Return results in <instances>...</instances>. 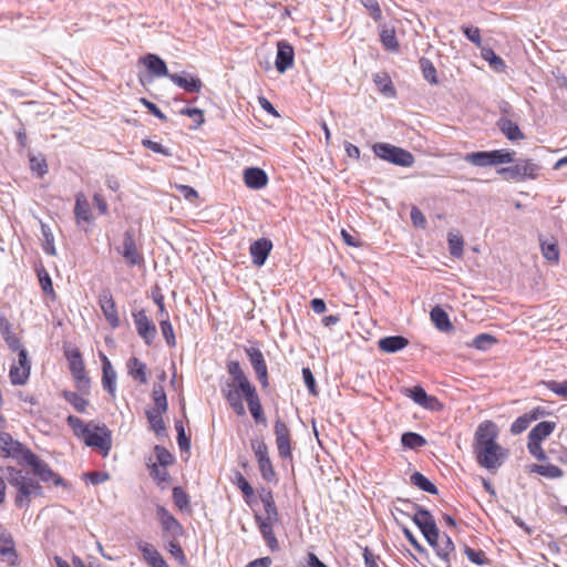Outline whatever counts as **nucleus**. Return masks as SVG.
Segmentation results:
<instances>
[{"mask_svg":"<svg viewBox=\"0 0 567 567\" xmlns=\"http://www.w3.org/2000/svg\"><path fill=\"white\" fill-rule=\"evenodd\" d=\"M464 553L468 560H471L473 564L477 566H484L488 564V559L486 558L485 553L483 550H475L468 546H465Z\"/></svg>","mask_w":567,"mask_h":567,"instance_id":"obj_54","label":"nucleus"},{"mask_svg":"<svg viewBox=\"0 0 567 567\" xmlns=\"http://www.w3.org/2000/svg\"><path fill=\"white\" fill-rule=\"evenodd\" d=\"M401 443L406 449H419L426 444V440L415 432H405L401 436Z\"/></svg>","mask_w":567,"mask_h":567,"instance_id":"obj_41","label":"nucleus"},{"mask_svg":"<svg viewBox=\"0 0 567 567\" xmlns=\"http://www.w3.org/2000/svg\"><path fill=\"white\" fill-rule=\"evenodd\" d=\"M247 357L249 358L250 364L252 365L257 378L264 388L268 386V370L262 352L255 347L245 349Z\"/></svg>","mask_w":567,"mask_h":567,"instance_id":"obj_18","label":"nucleus"},{"mask_svg":"<svg viewBox=\"0 0 567 567\" xmlns=\"http://www.w3.org/2000/svg\"><path fill=\"white\" fill-rule=\"evenodd\" d=\"M539 165L532 159L517 161L515 165L508 167H502L497 169L499 175L505 176L508 179L515 182H522L525 178L534 179L537 177Z\"/></svg>","mask_w":567,"mask_h":567,"instance_id":"obj_8","label":"nucleus"},{"mask_svg":"<svg viewBox=\"0 0 567 567\" xmlns=\"http://www.w3.org/2000/svg\"><path fill=\"white\" fill-rule=\"evenodd\" d=\"M137 548L150 566L168 567L161 553L152 544L141 540L137 543Z\"/></svg>","mask_w":567,"mask_h":567,"instance_id":"obj_25","label":"nucleus"},{"mask_svg":"<svg viewBox=\"0 0 567 567\" xmlns=\"http://www.w3.org/2000/svg\"><path fill=\"white\" fill-rule=\"evenodd\" d=\"M66 422L68 425L73 430L74 434L82 440L86 435L90 427L93 426L92 422L85 424L80 417L74 415H69Z\"/></svg>","mask_w":567,"mask_h":567,"instance_id":"obj_40","label":"nucleus"},{"mask_svg":"<svg viewBox=\"0 0 567 567\" xmlns=\"http://www.w3.org/2000/svg\"><path fill=\"white\" fill-rule=\"evenodd\" d=\"M140 61L147 68L153 76H167L169 79V75H172V73L168 72L165 61L156 54L147 53Z\"/></svg>","mask_w":567,"mask_h":567,"instance_id":"obj_24","label":"nucleus"},{"mask_svg":"<svg viewBox=\"0 0 567 567\" xmlns=\"http://www.w3.org/2000/svg\"><path fill=\"white\" fill-rule=\"evenodd\" d=\"M430 316H431L432 322L440 331L447 332V331H451L454 329V327L449 318V315L440 306H435L434 308H432Z\"/></svg>","mask_w":567,"mask_h":567,"instance_id":"obj_30","label":"nucleus"},{"mask_svg":"<svg viewBox=\"0 0 567 567\" xmlns=\"http://www.w3.org/2000/svg\"><path fill=\"white\" fill-rule=\"evenodd\" d=\"M408 344L409 340L403 336L384 337L378 341L380 350L386 353H395L404 349Z\"/></svg>","mask_w":567,"mask_h":567,"instance_id":"obj_28","label":"nucleus"},{"mask_svg":"<svg viewBox=\"0 0 567 567\" xmlns=\"http://www.w3.org/2000/svg\"><path fill=\"white\" fill-rule=\"evenodd\" d=\"M152 398L155 403L153 410H159L162 412H167L168 404L166 393L164 388L161 384H154L152 390Z\"/></svg>","mask_w":567,"mask_h":567,"instance_id":"obj_42","label":"nucleus"},{"mask_svg":"<svg viewBox=\"0 0 567 567\" xmlns=\"http://www.w3.org/2000/svg\"><path fill=\"white\" fill-rule=\"evenodd\" d=\"M497 127L509 141H519L524 138L519 126L514 121L507 117H499Z\"/></svg>","mask_w":567,"mask_h":567,"instance_id":"obj_29","label":"nucleus"},{"mask_svg":"<svg viewBox=\"0 0 567 567\" xmlns=\"http://www.w3.org/2000/svg\"><path fill=\"white\" fill-rule=\"evenodd\" d=\"M272 249L271 240L267 238H260L255 240L250 247L249 252L252 259V264L257 267L265 265L270 251Z\"/></svg>","mask_w":567,"mask_h":567,"instance_id":"obj_22","label":"nucleus"},{"mask_svg":"<svg viewBox=\"0 0 567 567\" xmlns=\"http://www.w3.org/2000/svg\"><path fill=\"white\" fill-rule=\"evenodd\" d=\"M380 38L385 49L390 51H398L399 42L396 40L395 31L393 29H383L380 33Z\"/></svg>","mask_w":567,"mask_h":567,"instance_id":"obj_46","label":"nucleus"},{"mask_svg":"<svg viewBox=\"0 0 567 567\" xmlns=\"http://www.w3.org/2000/svg\"><path fill=\"white\" fill-rule=\"evenodd\" d=\"M0 557L9 566L18 564V554L11 534L0 524Z\"/></svg>","mask_w":567,"mask_h":567,"instance_id":"obj_17","label":"nucleus"},{"mask_svg":"<svg viewBox=\"0 0 567 567\" xmlns=\"http://www.w3.org/2000/svg\"><path fill=\"white\" fill-rule=\"evenodd\" d=\"M464 159L465 162L477 167H486L494 165L493 151H480L467 153Z\"/></svg>","mask_w":567,"mask_h":567,"instance_id":"obj_31","label":"nucleus"},{"mask_svg":"<svg viewBox=\"0 0 567 567\" xmlns=\"http://www.w3.org/2000/svg\"><path fill=\"white\" fill-rule=\"evenodd\" d=\"M159 327H161L162 334H163L167 346L175 347L176 339H175L174 329H173V326H172L169 319L162 318L159 320Z\"/></svg>","mask_w":567,"mask_h":567,"instance_id":"obj_48","label":"nucleus"},{"mask_svg":"<svg viewBox=\"0 0 567 567\" xmlns=\"http://www.w3.org/2000/svg\"><path fill=\"white\" fill-rule=\"evenodd\" d=\"M167 549L169 554L178 560V563L183 566L187 564V558L184 554L182 546L179 545L177 538H172L168 540Z\"/></svg>","mask_w":567,"mask_h":567,"instance_id":"obj_51","label":"nucleus"},{"mask_svg":"<svg viewBox=\"0 0 567 567\" xmlns=\"http://www.w3.org/2000/svg\"><path fill=\"white\" fill-rule=\"evenodd\" d=\"M156 514L163 530L171 539L183 535V526L164 506H157Z\"/></svg>","mask_w":567,"mask_h":567,"instance_id":"obj_16","label":"nucleus"},{"mask_svg":"<svg viewBox=\"0 0 567 567\" xmlns=\"http://www.w3.org/2000/svg\"><path fill=\"white\" fill-rule=\"evenodd\" d=\"M515 154L516 153L511 150H505V148L494 150L493 151L494 165L514 162Z\"/></svg>","mask_w":567,"mask_h":567,"instance_id":"obj_56","label":"nucleus"},{"mask_svg":"<svg viewBox=\"0 0 567 567\" xmlns=\"http://www.w3.org/2000/svg\"><path fill=\"white\" fill-rule=\"evenodd\" d=\"M410 481L411 484L429 494L435 495L439 492L436 486L420 472H414L411 475Z\"/></svg>","mask_w":567,"mask_h":567,"instance_id":"obj_38","label":"nucleus"},{"mask_svg":"<svg viewBox=\"0 0 567 567\" xmlns=\"http://www.w3.org/2000/svg\"><path fill=\"white\" fill-rule=\"evenodd\" d=\"M404 393L408 398L412 399L416 404L424 409L436 411L442 408L440 401L435 396L429 395L421 385L405 389Z\"/></svg>","mask_w":567,"mask_h":567,"instance_id":"obj_19","label":"nucleus"},{"mask_svg":"<svg viewBox=\"0 0 567 567\" xmlns=\"http://www.w3.org/2000/svg\"><path fill=\"white\" fill-rule=\"evenodd\" d=\"M6 478L18 491L14 502L20 508L29 507L32 496H43V487L40 483L28 477L21 470L8 466L6 468Z\"/></svg>","mask_w":567,"mask_h":567,"instance_id":"obj_3","label":"nucleus"},{"mask_svg":"<svg viewBox=\"0 0 567 567\" xmlns=\"http://www.w3.org/2000/svg\"><path fill=\"white\" fill-rule=\"evenodd\" d=\"M175 430L177 432V443L182 451H188L190 447V439L185 433V427L182 421L175 422Z\"/></svg>","mask_w":567,"mask_h":567,"instance_id":"obj_55","label":"nucleus"},{"mask_svg":"<svg viewBox=\"0 0 567 567\" xmlns=\"http://www.w3.org/2000/svg\"><path fill=\"white\" fill-rule=\"evenodd\" d=\"M39 282L44 293L54 296V289L51 277L45 269L38 270Z\"/></svg>","mask_w":567,"mask_h":567,"instance_id":"obj_57","label":"nucleus"},{"mask_svg":"<svg viewBox=\"0 0 567 567\" xmlns=\"http://www.w3.org/2000/svg\"><path fill=\"white\" fill-rule=\"evenodd\" d=\"M10 380L11 383L14 385H22L24 384L30 375L29 368L21 369V367L12 365L10 369Z\"/></svg>","mask_w":567,"mask_h":567,"instance_id":"obj_45","label":"nucleus"},{"mask_svg":"<svg viewBox=\"0 0 567 567\" xmlns=\"http://www.w3.org/2000/svg\"><path fill=\"white\" fill-rule=\"evenodd\" d=\"M542 442L529 440L527 442L528 452L535 456L538 461H545L547 458L542 445Z\"/></svg>","mask_w":567,"mask_h":567,"instance_id":"obj_63","label":"nucleus"},{"mask_svg":"<svg viewBox=\"0 0 567 567\" xmlns=\"http://www.w3.org/2000/svg\"><path fill=\"white\" fill-rule=\"evenodd\" d=\"M497 340L488 333H481L473 339L472 344L478 350H488Z\"/></svg>","mask_w":567,"mask_h":567,"instance_id":"obj_53","label":"nucleus"},{"mask_svg":"<svg viewBox=\"0 0 567 567\" xmlns=\"http://www.w3.org/2000/svg\"><path fill=\"white\" fill-rule=\"evenodd\" d=\"M128 374L142 384L147 382L146 364L133 357L127 361Z\"/></svg>","mask_w":567,"mask_h":567,"instance_id":"obj_32","label":"nucleus"},{"mask_svg":"<svg viewBox=\"0 0 567 567\" xmlns=\"http://www.w3.org/2000/svg\"><path fill=\"white\" fill-rule=\"evenodd\" d=\"M244 181L249 188L260 189L266 186L268 177L261 168L249 167L244 172Z\"/></svg>","mask_w":567,"mask_h":567,"instance_id":"obj_27","label":"nucleus"},{"mask_svg":"<svg viewBox=\"0 0 567 567\" xmlns=\"http://www.w3.org/2000/svg\"><path fill=\"white\" fill-rule=\"evenodd\" d=\"M555 427V422L543 421L530 430V432L528 433V439L542 442L554 432Z\"/></svg>","mask_w":567,"mask_h":567,"instance_id":"obj_34","label":"nucleus"},{"mask_svg":"<svg viewBox=\"0 0 567 567\" xmlns=\"http://www.w3.org/2000/svg\"><path fill=\"white\" fill-rule=\"evenodd\" d=\"M361 3L369 11V14L374 21L382 19V11L377 0H361Z\"/></svg>","mask_w":567,"mask_h":567,"instance_id":"obj_61","label":"nucleus"},{"mask_svg":"<svg viewBox=\"0 0 567 567\" xmlns=\"http://www.w3.org/2000/svg\"><path fill=\"white\" fill-rule=\"evenodd\" d=\"M83 441L87 446L99 449L103 456H107L112 449V432L105 424L93 423Z\"/></svg>","mask_w":567,"mask_h":567,"instance_id":"obj_7","label":"nucleus"},{"mask_svg":"<svg viewBox=\"0 0 567 567\" xmlns=\"http://www.w3.org/2000/svg\"><path fill=\"white\" fill-rule=\"evenodd\" d=\"M154 451L156 454L157 462L162 467H166L174 462V456L165 447L156 445Z\"/></svg>","mask_w":567,"mask_h":567,"instance_id":"obj_58","label":"nucleus"},{"mask_svg":"<svg viewBox=\"0 0 567 567\" xmlns=\"http://www.w3.org/2000/svg\"><path fill=\"white\" fill-rule=\"evenodd\" d=\"M265 513L255 514V520L259 532L271 551L279 550V543L275 536L274 527L280 523V516L277 506L264 508Z\"/></svg>","mask_w":567,"mask_h":567,"instance_id":"obj_4","label":"nucleus"},{"mask_svg":"<svg viewBox=\"0 0 567 567\" xmlns=\"http://www.w3.org/2000/svg\"><path fill=\"white\" fill-rule=\"evenodd\" d=\"M540 248H542L543 256L548 261H558L559 249H558L556 241L540 240Z\"/></svg>","mask_w":567,"mask_h":567,"instance_id":"obj_43","label":"nucleus"},{"mask_svg":"<svg viewBox=\"0 0 567 567\" xmlns=\"http://www.w3.org/2000/svg\"><path fill=\"white\" fill-rule=\"evenodd\" d=\"M66 358L69 361V368L72 377L76 381L78 388L83 390L89 388L90 379L86 375L84 362L81 355V352L78 349L66 352Z\"/></svg>","mask_w":567,"mask_h":567,"instance_id":"obj_12","label":"nucleus"},{"mask_svg":"<svg viewBox=\"0 0 567 567\" xmlns=\"http://www.w3.org/2000/svg\"><path fill=\"white\" fill-rule=\"evenodd\" d=\"M258 467L261 474V477L267 481L271 482L276 477L275 470L272 467L270 458H266L258 462Z\"/></svg>","mask_w":567,"mask_h":567,"instance_id":"obj_59","label":"nucleus"},{"mask_svg":"<svg viewBox=\"0 0 567 567\" xmlns=\"http://www.w3.org/2000/svg\"><path fill=\"white\" fill-rule=\"evenodd\" d=\"M169 80L177 86L184 89L189 93H198L203 87V82L199 78L193 76L188 73H172Z\"/></svg>","mask_w":567,"mask_h":567,"instance_id":"obj_23","label":"nucleus"},{"mask_svg":"<svg viewBox=\"0 0 567 567\" xmlns=\"http://www.w3.org/2000/svg\"><path fill=\"white\" fill-rule=\"evenodd\" d=\"M173 499H174L175 505L179 509H185L188 507L189 498H188V495L185 493V491L182 487L176 486L173 488Z\"/></svg>","mask_w":567,"mask_h":567,"instance_id":"obj_60","label":"nucleus"},{"mask_svg":"<svg viewBox=\"0 0 567 567\" xmlns=\"http://www.w3.org/2000/svg\"><path fill=\"white\" fill-rule=\"evenodd\" d=\"M164 413L165 412H162L159 410H153V409L146 411V416H147V421L150 423V427L158 436L166 434V426H165V422L163 419Z\"/></svg>","mask_w":567,"mask_h":567,"instance_id":"obj_33","label":"nucleus"},{"mask_svg":"<svg viewBox=\"0 0 567 567\" xmlns=\"http://www.w3.org/2000/svg\"><path fill=\"white\" fill-rule=\"evenodd\" d=\"M132 316L137 334L143 339L145 344H153L157 336V328L155 323L148 319L146 311L144 309H140L134 311Z\"/></svg>","mask_w":567,"mask_h":567,"instance_id":"obj_11","label":"nucleus"},{"mask_svg":"<svg viewBox=\"0 0 567 567\" xmlns=\"http://www.w3.org/2000/svg\"><path fill=\"white\" fill-rule=\"evenodd\" d=\"M247 401L249 412L257 424L267 425V419L265 416L259 396L256 388H251L241 393Z\"/></svg>","mask_w":567,"mask_h":567,"instance_id":"obj_21","label":"nucleus"},{"mask_svg":"<svg viewBox=\"0 0 567 567\" xmlns=\"http://www.w3.org/2000/svg\"><path fill=\"white\" fill-rule=\"evenodd\" d=\"M450 254L453 257L460 258L463 256L464 240L460 235L450 233L447 237Z\"/></svg>","mask_w":567,"mask_h":567,"instance_id":"obj_47","label":"nucleus"},{"mask_svg":"<svg viewBox=\"0 0 567 567\" xmlns=\"http://www.w3.org/2000/svg\"><path fill=\"white\" fill-rule=\"evenodd\" d=\"M482 56L486 60L495 71H504L505 62L492 49H483Z\"/></svg>","mask_w":567,"mask_h":567,"instance_id":"obj_44","label":"nucleus"},{"mask_svg":"<svg viewBox=\"0 0 567 567\" xmlns=\"http://www.w3.org/2000/svg\"><path fill=\"white\" fill-rule=\"evenodd\" d=\"M227 371L231 375V381L226 382L221 386V393L234 412L243 416L246 410L241 393L255 386L248 380L238 361H229L227 363Z\"/></svg>","mask_w":567,"mask_h":567,"instance_id":"obj_2","label":"nucleus"},{"mask_svg":"<svg viewBox=\"0 0 567 567\" xmlns=\"http://www.w3.org/2000/svg\"><path fill=\"white\" fill-rule=\"evenodd\" d=\"M41 233L44 238L43 249L44 251L50 255L54 256L56 254L55 247H54V237L50 229V227L45 224H41Z\"/></svg>","mask_w":567,"mask_h":567,"instance_id":"obj_49","label":"nucleus"},{"mask_svg":"<svg viewBox=\"0 0 567 567\" xmlns=\"http://www.w3.org/2000/svg\"><path fill=\"white\" fill-rule=\"evenodd\" d=\"M374 82L378 85L380 92H382L385 96H395V89L388 76L375 75Z\"/></svg>","mask_w":567,"mask_h":567,"instance_id":"obj_52","label":"nucleus"},{"mask_svg":"<svg viewBox=\"0 0 567 567\" xmlns=\"http://www.w3.org/2000/svg\"><path fill=\"white\" fill-rule=\"evenodd\" d=\"M372 150L375 156L393 165L410 167L414 164V156L411 152L390 143H375Z\"/></svg>","mask_w":567,"mask_h":567,"instance_id":"obj_5","label":"nucleus"},{"mask_svg":"<svg viewBox=\"0 0 567 567\" xmlns=\"http://www.w3.org/2000/svg\"><path fill=\"white\" fill-rule=\"evenodd\" d=\"M274 432L279 456L284 460L291 458V436L287 424L280 419H277L274 425Z\"/></svg>","mask_w":567,"mask_h":567,"instance_id":"obj_14","label":"nucleus"},{"mask_svg":"<svg viewBox=\"0 0 567 567\" xmlns=\"http://www.w3.org/2000/svg\"><path fill=\"white\" fill-rule=\"evenodd\" d=\"M251 449L255 453L257 462L269 458L268 447L264 441H251Z\"/></svg>","mask_w":567,"mask_h":567,"instance_id":"obj_62","label":"nucleus"},{"mask_svg":"<svg viewBox=\"0 0 567 567\" xmlns=\"http://www.w3.org/2000/svg\"><path fill=\"white\" fill-rule=\"evenodd\" d=\"M74 215L78 220L90 221L91 219V207L86 197L82 193L76 195Z\"/></svg>","mask_w":567,"mask_h":567,"instance_id":"obj_36","label":"nucleus"},{"mask_svg":"<svg viewBox=\"0 0 567 567\" xmlns=\"http://www.w3.org/2000/svg\"><path fill=\"white\" fill-rule=\"evenodd\" d=\"M102 385L105 391H107L112 396H115L116 392V372L113 369L110 360L106 355L102 358Z\"/></svg>","mask_w":567,"mask_h":567,"instance_id":"obj_26","label":"nucleus"},{"mask_svg":"<svg viewBox=\"0 0 567 567\" xmlns=\"http://www.w3.org/2000/svg\"><path fill=\"white\" fill-rule=\"evenodd\" d=\"M420 65H421L424 79L432 84H436L437 83L436 69L433 65V63L429 59L422 58L420 60Z\"/></svg>","mask_w":567,"mask_h":567,"instance_id":"obj_50","label":"nucleus"},{"mask_svg":"<svg viewBox=\"0 0 567 567\" xmlns=\"http://www.w3.org/2000/svg\"><path fill=\"white\" fill-rule=\"evenodd\" d=\"M116 250L123 256L126 264L131 267L142 265L144 262V257L137 248L133 229H127L124 233L123 245L117 247Z\"/></svg>","mask_w":567,"mask_h":567,"instance_id":"obj_10","label":"nucleus"},{"mask_svg":"<svg viewBox=\"0 0 567 567\" xmlns=\"http://www.w3.org/2000/svg\"><path fill=\"white\" fill-rule=\"evenodd\" d=\"M529 471L530 473H536L551 480L559 478L564 475V472L553 464H533Z\"/></svg>","mask_w":567,"mask_h":567,"instance_id":"obj_37","label":"nucleus"},{"mask_svg":"<svg viewBox=\"0 0 567 567\" xmlns=\"http://www.w3.org/2000/svg\"><path fill=\"white\" fill-rule=\"evenodd\" d=\"M436 555L450 567V556L455 550V545L447 534H443L442 538L434 549Z\"/></svg>","mask_w":567,"mask_h":567,"instance_id":"obj_35","label":"nucleus"},{"mask_svg":"<svg viewBox=\"0 0 567 567\" xmlns=\"http://www.w3.org/2000/svg\"><path fill=\"white\" fill-rule=\"evenodd\" d=\"M99 305L101 310L109 322V324L116 329L121 324L114 298L109 289H103L99 295Z\"/></svg>","mask_w":567,"mask_h":567,"instance_id":"obj_15","label":"nucleus"},{"mask_svg":"<svg viewBox=\"0 0 567 567\" xmlns=\"http://www.w3.org/2000/svg\"><path fill=\"white\" fill-rule=\"evenodd\" d=\"M0 452L4 457H11L18 462V464H28L31 463V456L35 457L31 450L24 446L19 441L13 440L11 434L7 432L0 433Z\"/></svg>","mask_w":567,"mask_h":567,"instance_id":"obj_6","label":"nucleus"},{"mask_svg":"<svg viewBox=\"0 0 567 567\" xmlns=\"http://www.w3.org/2000/svg\"><path fill=\"white\" fill-rule=\"evenodd\" d=\"M498 430L494 422H482L474 434L473 451L480 466L493 472L499 468L505 460L503 447L496 442Z\"/></svg>","mask_w":567,"mask_h":567,"instance_id":"obj_1","label":"nucleus"},{"mask_svg":"<svg viewBox=\"0 0 567 567\" xmlns=\"http://www.w3.org/2000/svg\"><path fill=\"white\" fill-rule=\"evenodd\" d=\"M295 59V51L291 44L286 41H279L277 44V55L275 65L279 73H285L292 66Z\"/></svg>","mask_w":567,"mask_h":567,"instance_id":"obj_20","label":"nucleus"},{"mask_svg":"<svg viewBox=\"0 0 567 567\" xmlns=\"http://www.w3.org/2000/svg\"><path fill=\"white\" fill-rule=\"evenodd\" d=\"M396 503L403 504L406 506H411L413 509H415V513L412 516V520L420 528L422 534H425V533L433 534L434 530L439 529L436 526V522H435L433 515L430 513V511L423 508L422 506L417 505L416 503L410 502L409 499H404V498H398Z\"/></svg>","mask_w":567,"mask_h":567,"instance_id":"obj_9","label":"nucleus"},{"mask_svg":"<svg viewBox=\"0 0 567 567\" xmlns=\"http://www.w3.org/2000/svg\"><path fill=\"white\" fill-rule=\"evenodd\" d=\"M62 395L79 413H85L86 408L89 406V401L86 399L72 391H63Z\"/></svg>","mask_w":567,"mask_h":567,"instance_id":"obj_39","label":"nucleus"},{"mask_svg":"<svg viewBox=\"0 0 567 567\" xmlns=\"http://www.w3.org/2000/svg\"><path fill=\"white\" fill-rule=\"evenodd\" d=\"M29 466L32 467L34 475H37L42 482H52L55 486H62L64 488L69 487L66 482L38 455H35V457L31 456V463Z\"/></svg>","mask_w":567,"mask_h":567,"instance_id":"obj_13","label":"nucleus"},{"mask_svg":"<svg viewBox=\"0 0 567 567\" xmlns=\"http://www.w3.org/2000/svg\"><path fill=\"white\" fill-rule=\"evenodd\" d=\"M548 390L554 392L555 394L567 399V381L558 382V381H548L546 383Z\"/></svg>","mask_w":567,"mask_h":567,"instance_id":"obj_64","label":"nucleus"}]
</instances>
